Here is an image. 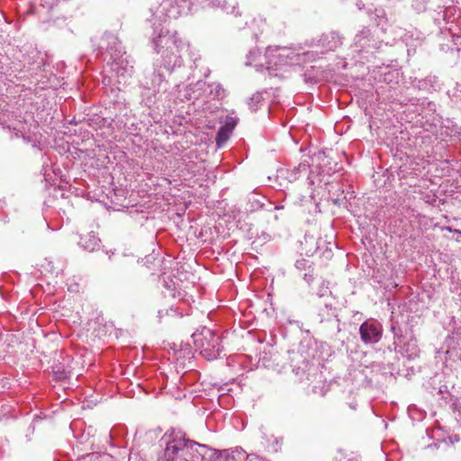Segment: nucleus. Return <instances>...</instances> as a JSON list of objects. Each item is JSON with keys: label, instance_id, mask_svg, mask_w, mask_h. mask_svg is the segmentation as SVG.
Returning <instances> with one entry per match:
<instances>
[{"label": "nucleus", "instance_id": "1", "mask_svg": "<svg viewBox=\"0 0 461 461\" xmlns=\"http://www.w3.org/2000/svg\"><path fill=\"white\" fill-rule=\"evenodd\" d=\"M191 8L189 0H163L158 5L149 9L150 15L147 21L152 27L149 37L153 50L159 55L161 65L172 71L181 67L183 56L188 50V43L183 41L176 32L166 27L168 19H176Z\"/></svg>", "mask_w": 461, "mask_h": 461}, {"label": "nucleus", "instance_id": "2", "mask_svg": "<svg viewBox=\"0 0 461 461\" xmlns=\"http://www.w3.org/2000/svg\"><path fill=\"white\" fill-rule=\"evenodd\" d=\"M208 451L205 445L189 440L181 431L173 430L166 442L164 454L158 461H203Z\"/></svg>", "mask_w": 461, "mask_h": 461}, {"label": "nucleus", "instance_id": "3", "mask_svg": "<svg viewBox=\"0 0 461 461\" xmlns=\"http://www.w3.org/2000/svg\"><path fill=\"white\" fill-rule=\"evenodd\" d=\"M300 60V54L291 48L269 47L264 55L258 49L251 50L247 55L245 64L254 65L258 70H277L285 65L298 64Z\"/></svg>", "mask_w": 461, "mask_h": 461}, {"label": "nucleus", "instance_id": "4", "mask_svg": "<svg viewBox=\"0 0 461 461\" xmlns=\"http://www.w3.org/2000/svg\"><path fill=\"white\" fill-rule=\"evenodd\" d=\"M97 45L100 50H105L104 54L109 56V58L104 57V59L107 60L110 69L114 71L118 77L123 76L127 72L125 67L127 60L123 57L125 51L117 36L113 33H104Z\"/></svg>", "mask_w": 461, "mask_h": 461}, {"label": "nucleus", "instance_id": "5", "mask_svg": "<svg viewBox=\"0 0 461 461\" xmlns=\"http://www.w3.org/2000/svg\"><path fill=\"white\" fill-rule=\"evenodd\" d=\"M195 349L207 360H212L220 356L222 347L220 337L212 330L203 327L192 335Z\"/></svg>", "mask_w": 461, "mask_h": 461}, {"label": "nucleus", "instance_id": "6", "mask_svg": "<svg viewBox=\"0 0 461 461\" xmlns=\"http://www.w3.org/2000/svg\"><path fill=\"white\" fill-rule=\"evenodd\" d=\"M382 331L381 324L375 320L363 322L359 328L361 339L366 344L378 342L382 337Z\"/></svg>", "mask_w": 461, "mask_h": 461}, {"label": "nucleus", "instance_id": "7", "mask_svg": "<svg viewBox=\"0 0 461 461\" xmlns=\"http://www.w3.org/2000/svg\"><path fill=\"white\" fill-rule=\"evenodd\" d=\"M194 92H200V100L202 102L221 99L224 96V89L217 83L206 84L203 81H197Z\"/></svg>", "mask_w": 461, "mask_h": 461}, {"label": "nucleus", "instance_id": "8", "mask_svg": "<svg viewBox=\"0 0 461 461\" xmlns=\"http://www.w3.org/2000/svg\"><path fill=\"white\" fill-rule=\"evenodd\" d=\"M308 169V166L304 163L299 164L297 167H294L293 170L289 169H280L277 172V177L285 178L288 182L292 183L295 181L302 172H306Z\"/></svg>", "mask_w": 461, "mask_h": 461}, {"label": "nucleus", "instance_id": "9", "mask_svg": "<svg viewBox=\"0 0 461 461\" xmlns=\"http://www.w3.org/2000/svg\"><path fill=\"white\" fill-rule=\"evenodd\" d=\"M204 6L219 8L228 14H238V12H236V5L234 1L229 3L226 0H205Z\"/></svg>", "mask_w": 461, "mask_h": 461}, {"label": "nucleus", "instance_id": "10", "mask_svg": "<svg viewBox=\"0 0 461 461\" xmlns=\"http://www.w3.org/2000/svg\"><path fill=\"white\" fill-rule=\"evenodd\" d=\"M320 41L325 51L334 50L341 44L340 37L336 32L324 34Z\"/></svg>", "mask_w": 461, "mask_h": 461}, {"label": "nucleus", "instance_id": "11", "mask_svg": "<svg viewBox=\"0 0 461 461\" xmlns=\"http://www.w3.org/2000/svg\"><path fill=\"white\" fill-rule=\"evenodd\" d=\"M244 458V453L240 450L229 452L228 450L215 452L212 461H241Z\"/></svg>", "mask_w": 461, "mask_h": 461}, {"label": "nucleus", "instance_id": "12", "mask_svg": "<svg viewBox=\"0 0 461 461\" xmlns=\"http://www.w3.org/2000/svg\"><path fill=\"white\" fill-rule=\"evenodd\" d=\"M194 90L195 91V84L189 86H184L183 88L178 86L177 98L183 102L193 101L194 103L200 100V92H194Z\"/></svg>", "mask_w": 461, "mask_h": 461}, {"label": "nucleus", "instance_id": "13", "mask_svg": "<svg viewBox=\"0 0 461 461\" xmlns=\"http://www.w3.org/2000/svg\"><path fill=\"white\" fill-rule=\"evenodd\" d=\"M100 240L94 233H88L84 237H81L79 244L87 251H94L99 248Z\"/></svg>", "mask_w": 461, "mask_h": 461}, {"label": "nucleus", "instance_id": "14", "mask_svg": "<svg viewBox=\"0 0 461 461\" xmlns=\"http://www.w3.org/2000/svg\"><path fill=\"white\" fill-rule=\"evenodd\" d=\"M230 131L227 126L221 127L216 136L218 147H221L229 140Z\"/></svg>", "mask_w": 461, "mask_h": 461}, {"label": "nucleus", "instance_id": "15", "mask_svg": "<svg viewBox=\"0 0 461 461\" xmlns=\"http://www.w3.org/2000/svg\"><path fill=\"white\" fill-rule=\"evenodd\" d=\"M308 263L309 261L304 259V258H302V259H298L296 262H295V267L299 270H302V269H305L307 267L310 268L311 267L308 266Z\"/></svg>", "mask_w": 461, "mask_h": 461}, {"label": "nucleus", "instance_id": "16", "mask_svg": "<svg viewBox=\"0 0 461 461\" xmlns=\"http://www.w3.org/2000/svg\"><path fill=\"white\" fill-rule=\"evenodd\" d=\"M367 34H368V32H362L360 35H357V37H356L357 44H359L360 47H364V44L361 43L362 36L365 35V37H366V36H367Z\"/></svg>", "mask_w": 461, "mask_h": 461}, {"label": "nucleus", "instance_id": "17", "mask_svg": "<svg viewBox=\"0 0 461 461\" xmlns=\"http://www.w3.org/2000/svg\"><path fill=\"white\" fill-rule=\"evenodd\" d=\"M236 125V121L233 119V118H230L227 122H226V125L229 129H230V131H232V129L235 127Z\"/></svg>", "mask_w": 461, "mask_h": 461}, {"label": "nucleus", "instance_id": "18", "mask_svg": "<svg viewBox=\"0 0 461 461\" xmlns=\"http://www.w3.org/2000/svg\"><path fill=\"white\" fill-rule=\"evenodd\" d=\"M261 99H262V95L259 93H257L252 95L250 100H251V102L259 103L261 101Z\"/></svg>", "mask_w": 461, "mask_h": 461}, {"label": "nucleus", "instance_id": "19", "mask_svg": "<svg viewBox=\"0 0 461 461\" xmlns=\"http://www.w3.org/2000/svg\"><path fill=\"white\" fill-rule=\"evenodd\" d=\"M303 278L308 284H310L312 281V271H309V273H305Z\"/></svg>", "mask_w": 461, "mask_h": 461}, {"label": "nucleus", "instance_id": "20", "mask_svg": "<svg viewBox=\"0 0 461 461\" xmlns=\"http://www.w3.org/2000/svg\"><path fill=\"white\" fill-rule=\"evenodd\" d=\"M281 443L278 439L275 438V446H273V451H277L279 449Z\"/></svg>", "mask_w": 461, "mask_h": 461}, {"label": "nucleus", "instance_id": "21", "mask_svg": "<svg viewBox=\"0 0 461 461\" xmlns=\"http://www.w3.org/2000/svg\"><path fill=\"white\" fill-rule=\"evenodd\" d=\"M58 0H50V1H44L43 5H48L49 7H51Z\"/></svg>", "mask_w": 461, "mask_h": 461}, {"label": "nucleus", "instance_id": "22", "mask_svg": "<svg viewBox=\"0 0 461 461\" xmlns=\"http://www.w3.org/2000/svg\"><path fill=\"white\" fill-rule=\"evenodd\" d=\"M447 230H449V231H455V232L458 233L459 235H461V231L460 230H453L450 227H447Z\"/></svg>", "mask_w": 461, "mask_h": 461}, {"label": "nucleus", "instance_id": "23", "mask_svg": "<svg viewBox=\"0 0 461 461\" xmlns=\"http://www.w3.org/2000/svg\"><path fill=\"white\" fill-rule=\"evenodd\" d=\"M284 208L283 206H276V209Z\"/></svg>", "mask_w": 461, "mask_h": 461}]
</instances>
